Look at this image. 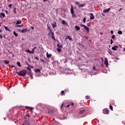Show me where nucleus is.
I'll list each match as a JSON object with an SVG mask.
<instances>
[{
  "instance_id": "1",
  "label": "nucleus",
  "mask_w": 125,
  "mask_h": 125,
  "mask_svg": "<svg viewBox=\"0 0 125 125\" xmlns=\"http://www.w3.org/2000/svg\"><path fill=\"white\" fill-rule=\"evenodd\" d=\"M27 71L26 70H22L20 72H16V74H17L19 76L24 77L25 75H27Z\"/></svg>"
},
{
  "instance_id": "2",
  "label": "nucleus",
  "mask_w": 125,
  "mask_h": 125,
  "mask_svg": "<svg viewBox=\"0 0 125 125\" xmlns=\"http://www.w3.org/2000/svg\"><path fill=\"white\" fill-rule=\"evenodd\" d=\"M70 13L72 15V18H76L77 17V15H76V13L74 12V8H73V5H71V8L70 9Z\"/></svg>"
},
{
  "instance_id": "3",
  "label": "nucleus",
  "mask_w": 125,
  "mask_h": 125,
  "mask_svg": "<svg viewBox=\"0 0 125 125\" xmlns=\"http://www.w3.org/2000/svg\"><path fill=\"white\" fill-rule=\"evenodd\" d=\"M48 29L50 31V32H49L48 35L49 36H52L51 38L53 39V40H54V41H56L55 37H54V33L52 32V30H51V29L50 28L48 27Z\"/></svg>"
},
{
  "instance_id": "4",
  "label": "nucleus",
  "mask_w": 125,
  "mask_h": 125,
  "mask_svg": "<svg viewBox=\"0 0 125 125\" xmlns=\"http://www.w3.org/2000/svg\"><path fill=\"white\" fill-rule=\"evenodd\" d=\"M25 124H27V125H30V123L29 122H28V120H29V119H30V115L29 114H26L25 116Z\"/></svg>"
},
{
  "instance_id": "5",
  "label": "nucleus",
  "mask_w": 125,
  "mask_h": 125,
  "mask_svg": "<svg viewBox=\"0 0 125 125\" xmlns=\"http://www.w3.org/2000/svg\"><path fill=\"white\" fill-rule=\"evenodd\" d=\"M28 76H29L31 78V80H33V73H32V71H29L27 72Z\"/></svg>"
},
{
  "instance_id": "6",
  "label": "nucleus",
  "mask_w": 125,
  "mask_h": 125,
  "mask_svg": "<svg viewBox=\"0 0 125 125\" xmlns=\"http://www.w3.org/2000/svg\"><path fill=\"white\" fill-rule=\"evenodd\" d=\"M104 63L106 65V67H108L109 63H108V59H107V58H105Z\"/></svg>"
},
{
  "instance_id": "7",
  "label": "nucleus",
  "mask_w": 125,
  "mask_h": 125,
  "mask_svg": "<svg viewBox=\"0 0 125 125\" xmlns=\"http://www.w3.org/2000/svg\"><path fill=\"white\" fill-rule=\"evenodd\" d=\"M103 113L104 114H109V110L106 109H104L103 110Z\"/></svg>"
},
{
  "instance_id": "8",
  "label": "nucleus",
  "mask_w": 125,
  "mask_h": 125,
  "mask_svg": "<svg viewBox=\"0 0 125 125\" xmlns=\"http://www.w3.org/2000/svg\"><path fill=\"white\" fill-rule=\"evenodd\" d=\"M110 8H108L107 9H104L103 11L104 13H108L110 11Z\"/></svg>"
},
{
  "instance_id": "9",
  "label": "nucleus",
  "mask_w": 125,
  "mask_h": 125,
  "mask_svg": "<svg viewBox=\"0 0 125 125\" xmlns=\"http://www.w3.org/2000/svg\"><path fill=\"white\" fill-rule=\"evenodd\" d=\"M90 19H91V20H93V19H94V16L93 15V14H90Z\"/></svg>"
},
{
  "instance_id": "10",
  "label": "nucleus",
  "mask_w": 125,
  "mask_h": 125,
  "mask_svg": "<svg viewBox=\"0 0 125 125\" xmlns=\"http://www.w3.org/2000/svg\"><path fill=\"white\" fill-rule=\"evenodd\" d=\"M46 55L47 58H50L51 57V54H48V52H46Z\"/></svg>"
},
{
  "instance_id": "11",
  "label": "nucleus",
  "mask_w": 125,
  "mask_h": 125,
  "mask_svg": "<svg viewBox=\"0 0 125 125\" xmlns=\"http://www.w3.org/2000/svg\"><path fill=\"white\" fill-rule=\"evenodd\" d=\"M117 48H119V46H114V47H112V50H117Z\"/></svg>"
},
{
  "instance_id": "12",
  "label": "nucleus",
  "mask_w": 125,
  "mask_h": 125,
  "mask_svg": "<svg viewBox=\"0 0 125 125\" xmlns=\"http://www.w3.org/2000/svg\"><path fill=\"white\" fill-rule=\"evenodd\" d=\"M84 28L86 30V32H87V33H89V28L87 27L86 26H85Z\"/></svg>"
},
{
  "instance_id": "13",
  "label": "nucleus",
  "mask_w": 125,
  "mask_h": 125,
  "mask_svg": "<svg viewBox=\"0 0 125 125\" xmlns=\"http://www.w3.org/2000/svg\"><path fill=\"white\" fill-rule=\"evenodd\" d=\"M75 29L76 30V31H80V30H81V28H80V27L79 26H75Z\"/></svg>"
},
{
  "instance_id": "14",
  "label": "nucleus",
  "mask_w": 125,
  "mask_h": 125,
  "mask_svg": "<svg viewBox=\"0 0 125 125\" xmlns=\"http://www.w3.org/2000/svg\"><path fill=\"white\" fill-rule=\"evenodd\" d=\"M5 17V14L3 13H1L0 14V17Z\"/></svg>"
},
{
  "instance_id": "15",
  "label": "nucleus",
  "mask_w": 125,
  "mask_h": 125,
  "mask_svg": "<svg viewBox=\"0 0 125 125\" xmlns=\"http://www.w3.org/2000/svg\"><path fill=\"white\" fill-rule=\"evenodd\" d=\"M62 23L63 25H67V22L65 21H64V20H62Z\"/></svg>"
},
{
  "instance_id": "16",
  "label": "nucleus",
  "mask_w": 125,
  "mask_h": 125,
  "mask_svg": "<svg viewBox=\"0 0 125 125\" xmlns=\"http://www.w3.org/2000/svg\"><path fill=\"white\" fill-rule=\"evenodd\" d=\"M21 23L22 21H17L16 25H18L19 24H21Z\"/></svg>"
},
{
  "instance_id": "17",
  "label": "nucleus",
  "mask_w": 125,
  "mask_h": 125,
  "mask_svg": "<svg viewBox=\"0 0 125 125\" xmlns=\"http://www.w3.org/2000/svg\"><path fill=\"white\" fill-rule=\"evenodd\" d=\"M84 4H81L80 5H78V7L79 8H80V7H83V6H84Z\"/></svg>"
},
{
  "instance_id": "18",
  "label": "nucleus",
  "mask_w": 125,
  "mask_h": 125,
  "mask_svg": "<svg viewBox=\"0 0 125 125\" xmlns=\"http://www.w3.org/2000/svg\"><path fill=\"white\" fill-rule=\"evenodd\" d=\"M4 29L6 30V31H8L9 32L11 31L7 26H4Z\"/></svg>"
},
{
  "instance_id": "19",
  "label": "nucleus",
  "mask_w": 125,
  "mask_h": 125,
  "mask_svg": "<svg viewBox=\"0 0 125 125\" xmlns=\"http://www.w3.org/2000/svg\"><path fill=\"white\" fill-rule=\"evenodd\" d=\"M67 38H66V40H67V39H68V40H69V41H72V38H71V36H66Z\"/></svg>"
},
{
  "instance_id": "20",
  "label": "nucleus",
  "mask_w": 125,
  "mask_h": 125,
  "mask_svg": "<svg viewBox=\"0 0 125 125\" xmlns=\"http://www.w3.org/2000/svg\"><path fill=\"white\" fill-rule=\"evenodd\" d=\"M53 28H55V27H57V25H56V22L52 24Z\"/></svg>"
},
{
  "instance_id": "21",
  "label": "nucleus",
  "mask_w": 125,
  "mask_h": 125,
  "mask_svg": "<svg viewBox=\"0 0 125 125\" xmlns=\"http://www.w3.org/2000/svg\"><path fill=\"white\" fill-rule=\"evenodd\" d=\"M36 73H41V70L40 69H37L35 70Z\"/></svg>"
},
{
  "instance_id": "22",
  "label": "nucleus",
  "mask_w": 125,
  "mask_h": 125,
  "mask_svg": "<svg viewBox=\"0 0 125 125\" xmlns=\"http://www.w3.org/2000/svg\"><path fill=\"white\" fill-rule=\"evenodd\" d=\"M84 112H85V110H81V111L79 112V114H83V113H84Z\"/></svg>"
},
{
  "instance_id": "23",
  "label": "nucleus",
  "mask_w": 125,
  "mask_h": 125,
  "mask_svg": "<svg viewBox=\"0 0 125 125\" xmlns=\"http://www.w3.org/2000/svg\"><path fill=\"white\" fill-rule=\"evenodd\" d=\"M25 109H29V110H33V108L29 106H25Z\"/></svg>"
},
{
  "instance_id": "24",
  "label": "nucleus",
  "mask_w": 125,
  "mask_h": 125,
  "mask_svg": "<svg viewBox=\"0 0 125 125\" xmlns=\"http://www.w3.org/2000/svg\"><path fill=\"white\" fill-rule=\"evenodd\" d=\"M27 32V29H22L21 31V33H26Z\"/></svg>"
},
{
  "instance_id": "25",
  "label": "nucleus",
  "mask_w": 125,
  "mask_h": 125,
  "mask_svg": "<svg viewBox=\"0 0 125 125\" xmlns=\"http://www.w3.org/2000/svg\"><path fill=\"white\" fill-rule=\"evenodd\" d=\"M4 63H5V64H9V62L8 61H6V60H3Z\"/></svg>"
},
{
  "instance_id": "26",
  "label": "nucleus",
  "mask_w": 125,
  "mask_h": 125,
  "mask_svg": "<svg viewBox=\"0 0 125 125\" xmlns=\"http://www.w3.org/2000/svg\"><path fill=\"white\" fill-rule=\"evenodd\" d=\"M26 69L28 71V72H32V69H31V68H30V67H26Z\"/></svg>"
},
{
  "instance_id": "27",
  "label": "nucleus",
  "mask_w": 125,
  "mask_h": 125,
  "mask_svg": "<svg viewBox=\"0 0 125 125\" xmlns=\"http://www.w3.org/2000/svg\"><path fill=\"white\" fill-rule=\"evenodd\" d=\"M13 34L15 35V37H18V34H17V33L15 31L13 32Z\"/></svg>"
},
{
  "instance_id": "28",
  "label": "nucleus",
  "mask_w": 125,
  "mask_h": 125,
  "mask_svg": "<svg viewBox=\"0 0 125 125\" xmlns=\"http://www.w3.org/2000/svg\"><path fill=\"white\" fill-rule=\"evenodd\" d=\"M61 95H65V92H64V91H62L61 92Z\"/></svg>"
},
{
  "instance_id": "29",
  "label": "nucleus",
  "mask_w": 125,
  "mask_h": 125,
  "mask_svg": "<svg viewBox=\"0 0 125 125\" xmlns=\"http://www.w3.org/2000/svg\"><path fill=\"white\" fill-rule=\"evenodd\" d=\"M57 47H58V48H61V47H62V45L58 43L57 44Z\"/></svg>"
},
{
  "instance_id": "30",
  "label": "nucleus",
  "mask_w": 125,
  "mask_h": 125,
  "mask_svg": "<svg viewBox=\"0 0 125 125\" xmlns=\"http://www.w3.org/2000/svg\"><path fill=\"white\" fill-rule=\"evenodd\" d=\"M26 52H27V53H32V51H31L29 49L26 50Z\"/></svg>"
},
{
  "instance_id": "31",
  "label": "nucleus",
  "mask_w": 125,
  "mask_h": 125,
  "mask_svg": "<svg viewBox=\"0 0 125 125\" xmlns=\"http://www.w3.org/2000/svg\"><path fill=\"white\" fill-rule=\"evenodd\" d=\"M17 64L18 66H19V67H21V63H20V62H17Z\"/></svg>"
},
{
  "instance_id": "32",
  "label": "nucleus",
  "mask_w": 125,
  "mask_h": 125,
  "mask_svg": "<svg viewBox=\"0 0 125 125\" xmlns=\"http://www.w3.org/2000/svg\"><path fill=\"white\" fill-rule=\"evenodd\" d=\"M109 108L110 110H111V111H113V106H112V104L109 105Z\"/></svg>"
},
{
  "instance_id": "33",
  "label": "nucleus",
  "mask_w": 125,
  "mask_h": 125,
  "mask_svg": "<svg viewBox=\"0 0 125 125\" xmlns=\"http://www.w3.org/2000/svg\"><path fill=\"white\" fill-rule=\"evenodd\" d=\"M57 51L58 52H61V49H60V48H57Z\"/></svg>"
},
{
  "instance_id": "34",
  "label": "nucleus",
  "mask_w": 125,
  "mask_h": 125,
  "mask_svg": "<svg viewBox=\"0 0 125 125\" xmlns=\"http://www.w3.org/2000/svg\"><path fill=\"white\" fill-rule=\"evenodd\" d=\"M118 34H119V35H122L123 34V31H118Z\"/></svg>"
},
{
  "instance_id": "35",
  "label": "nucleus",
  "mask_w": 125,
  "mask_h": 125,
  "mask_svg": "<svg viewBox=\"0 0 125 125\" xmlns=\"http://www.w3.org/2000/svg\"><path fill=\"white\" fill-rule=\"evenodd\" d=\"M9 66H10V67H12V68H15V69H16L17 70V67H15V65H9Z\"/></svg>"
},
{
  "instance_id": "36",
  "label": "nucleus",
  "mask_w": 125,
  "mask_h": 125,
  "mask_svg": "<svg viewBox=\"0 0 125 125\" xmlns=\"http://www.w3.org/2000/svg\"><path fill=\"white\" fill-rule=\"evenodd\" d=\"M16 27H19L20 28H21V27H23V25H16Z\"/></svg>"
},
{
  "instance_id": "37",
  "label": "nucleus",
  "mask_w": 125,
  "mask_h": 125,
  "mask_svg": "<svg viewBox=\"0 0 125 125\" xmlns=\"http://www.w3.org/2000/svg\"><path fill=\"white\" fill-rule=\"evenodd\" d=\"M31 53H32V54H34V53H35V49L34 48L32 49Z\"/></svg>"
},
{
  "instance_id": "38",
  "label": "nucleus",
  "mask_w": 125,
  "mask_h": 125,
  "mask_svg": "<svg viewBox=\"0 0 125 125\" xmlns=\"http://www.w3.org/2000/svg\"><path fill=\"white\" fill-rule=\"evenodd\" d=\"M86 20V18H84V19H83V23H85V21Z\"/></svg>"
},
{
  "instance_id": "39",
  "label": "nucleus",
  "mask_w": 125,
  "mask_h": 125,
  "mask_svg": "<svg viewBox=\"0 0 125 125\" xmlns=\"http://www.w3.org/2000/svg\"><path fill=\"white\" fill-rule=\"evenodd\" d=\"M112 39H113V40L115 39V38H116V36H115V35H113L111 37Z\"/></svg>"
},
{
  "instance_id": "40",
  "label": "nucleus",
  "mask_w": 125,
  "mask_h": 125,
  "mask_svg": "<svg viewBox=\"0 0 125 125\" xmlns=\"http://www.w3.org/2000/svg\"><path fill=\"white\" fill-rule=\"evenodd\" d=\"M85 98H86V99L88 100V99H89V96H86Z\"/></svg>"
},
{
  "instance_id": "41",
  "label": "nucleus",
  "mask_w": 125,
  "mask_h": 125,
  "mask_svg": "<svg viewBox=\"0 0 125 125\" xmlns=\"http://www.w3.org/2000/svg\"><path fill=\"white\" fill-rule=\"evenodd\" d=\"M13 5L12 4H10L8 5L9 7H12Z\"/></svg>"
},
{
  "instance_id": "42",
  "label": "nucleus",
  "mask_w": 125,
  "mask_h": 125,
  "mask_svg": "<svg viewBox=\"0 0 125 125\" xmlns=\"http://www.w3.org/2000/svg\"><path fill=\"white\" fill-rule=\"evenodd\" d=\"M93 70H96V67H95V65H94V66H93Z\"/></svg>"
},
{
  "instance_id": "43",
  "label": "nucleus",
  "mask_w": 125,
  "mask_h": 125,
  "mask_svg": "<svg viewBox=\"0 0 125 125\" xmlns=\"http://www.w3.org/2000/svg\"><path fill=\"white\" fill-rule=\"evenodd\" d=\"M110 44H113V40H110Z\"/></svg>"
},
{
  "instance_id": "44",
  "label": "nucleus",
  "mask_w": 125,
  "mask_h": 125,
  "mask_svg": "<svg viewBox=\"0 0 125 125\" xmlns=\"http://www.w3.org/2000/svg\"><path fill=\"white\" fill-rule=\"evenodd\" d=\"M80 26H81V27H83V28H84L85 26V25L84 24H81Z\"/></svg>"
},
{
  "instance_id": "45",
  "label": "nucleus",
  "mask_w": 125,
  "mask_h": 125,
  "mask_svg": "<svg viewBox=\"0 0 125 125\" xmlns=\"http://www.w3.org/2000/svg\"><path fill=\"white\" fill-rule=\"evenodd\" d=\"M110 33H111V34L112 35H113V34H114V31H113V30H111V31H110Z\"/></svg>"
},
{
  "instance_id": "46",
  "label": "nucleus",
  "mask_w": 125,
  "mask_h": 125,
  "mask_svg": "<svg viewBox=\"0 0 125 125\" xmlns=\"http://www.w3.org/2000/svg\"><path fill=\"white\" fill-rule=\"evenodd\" d=\"M87 26L88 27H90V24H89V23H87Z\"/></svg>"
},
{
  "instance_id": "47",
  "label": "nucleus",
  "mask_w": 125,
  "mask_h": 125,
  "mask_svg": "<svg viewBox=\"0 0 125 125\" xmlns=\"http://www.w3.org/2000/svg\"><path fill=\"white\" fill-rule=\"evenodd\" d=\"M35 59H36V60H39V58L35 57H34Z\"/></svg>"
},
{
  "instance_id": "48",
  "label": "nucleus",
  "mask_w": 125,
  "mask_h": 125,
  "mask_svg": "<svg viewBox=\"0 0 125 125\" xmlns=\"http://www.w3.org/2000/svg\"><path fill=\"white\" fill-rule=\"evenodd\" d=\"M8 52L9 53H10V54H13V52H10V51H8Z\"/></svg>"
},
{
  "instance_id": "49",
  "label": "nucleus",
  "mask_w": 125,
  "mask_h": 125,
  "mask_svg": "<svg viewBox=\"0 0 125 125\" xmlns=\"http://www.w3.org/2000/svg\"><path fill=\"white\" fill-rule=\"evenodd\" d=\"M84 38H85V39H87V40L88 39V37H87L86 36H85Z\"/></svg>"
},
{
  "instance_id": "50",
  "label": "nucleus",
  "mask_w": 125,
  "mask_h": 125,
  "mask_svg": "<svg viewBox=\"0 0 125 125\" xmlns=\"http://www.w3.org/2000/svg\"><path fill=\"white\" fill-rule=\"evenodd\" d=\"M69 105H70V106H74V103H72Z\"/></svg>"
},
{
  "instance_id": "51",
  "label": "nucleus",
  "mask_w": 125,
  "mask_h": 125,
  "mask_svg": "<svg viewBox=\"0 0 125 125\" xmlns=\"http://www.w3.org/2000/svg\"><path fill=\"white\" fill-rule=\"evenodd\" d=\"M75 3L76 4H80V2H76Z\"/></svg>"
},
{
  "instance_id": "52",
  "label": "nucleus",
  "mask_w": 125,
  "mask_h": 125,
  "mask_svg": "<svg viewBox=\"0 0 125 125\" xmlns=\"http://www.w3.org/2000/svg\"><path fill=\"white\" fill-rule=\"evenodd\" d=\"M0 39H2V35L0 34Z\"/></svg>"
},
{
  "instance_id": "53",
  "label": "nucleus",
  "mask_w": 125,
  "mask_h": 125,
  "mask_svg": "<svg viewBox=\"0 0 125 125\" xmlns=\"http://www.w3.org/2000/svg\"><path fill=\"white\" fill-rule=\"evenodd\" d=\"M64 106V104H62L61 105V108H62Z\"/></svg>"
},
{
  "instance_id": "54",
  "label": "nucleus",
  "mask_w": 125,
  "mask_h": 125,
  "mask_svg": "<svg viewBox=\"0 0 125 125\" xmlns=\"http://www.w3.org/2000/svg\"><path fill=\"white\" fill-rule=\"evenodd\" d=\"M70 104H68L66 106V108H68V107H70Z\"/></svg>"
},
{
  "instance_id": "55",
  "label": "nucleus",
  "mask_w": 125,
  "mask_h": 125,
  "mask_svg": "<svg viewBox=\"0 0 125 125\" xmlns=\"http://www.w3.org/2000/svg\"><path fill=\"white\" fill-rule=\"evenodd\" d=\"M41 61L42 62H44V60L41 59Z\"/></svg>"
},
{
  "instance_id": "56",
  "label": "nucleus",
  "mask_w": 125,
  "mask_h": 125,
  "mask_svg": "<svg viewBox=\"0 0 125 125\" xmlns=\"http://www.w3.org/2000/svg\"><path fill=\"white\" fill-rule=\"evenodd\" d=\"M109 54H112V51H110L109 52H108Z\"/></svg>"
},
{
  "instance_id": "57",
  "label": "nucleus",
  "mask_w": 125,
  "mask_h": 125,
  "mask_svg": "<svg viewBox=\"0 0 125 125\" xmlns=\"http://www.w3.org/2000/svg\"><path fill=\"white\" fill-rule=\"evenodd\" d=\"M31 29H32V30H34V26H32V27H31Z\"/></svg>"
},
{
  "instance_id": "58",
  "label": "nucleus",
  "mask_w": 125,
  "mask_h": 125,
  "mask_svg": "<svg viewBox=\"0 0 125 125\" xmlns=\"http://www.w3.org/2000/svg\"><path fill=\"white\" fill-rule=\"evenodd\" d=\"M122 9H123V8H121L119 9V11H121V10H122Z\"/></svg>"
},
{
  "instance_id": "59",
  "label": "nucleus",
  "mask_w": 125,
  "mask_h": 125,
  "mask_svg": "<svg viewBox=\"0 0 125 125\" xmlns=\"http://www.w3.org/2000/svg\"><path fill=\"white\" fill-rule=\"evenodd\" d=\"M14 13H16V9H15V10L14 11Z\"/></svg>"
},
{
  "instance_id": "60",
  "label": "nucleus",
  "mask_w": 125,
  "mask_h": 125,
  "mask_svg": "<svg viewBox=\"0 0 125 125\" xmlns=\"http://www.w3.org/2000/svg\"><path fill=\"white\" fill-rule=\"evenodd\" d=\"M44 2H45V1H47V0H43Z\"/></svg>"
},
{
  "instance_id": "61",
  "label": "nucleus",
  "mask_w": 125,
  "mask_h": 125,
  "mask_svg": "<svg viewBox=\"0 0 125 125\" xmlns=\"http://www.w3.org/2000/svg\"><path fill=\"white\" fill-rule=\"evenodd\" d=\"M33 49H37V47H35L34 48H33Z\"/></svg>"
},
{
  "instance_id": "62",
  "label": "nucleus",
  "mask_w": 125,
  "mask_h": 125,
  "mask_svg": "<svg viewBox=\"0 0 125 125\" xmlns=\"http://www.w3.org/2000/svg\"><path fill=\"white\" fill-rule=\"evenodd\" d=\"M13 56H12V57H13L14 56V54H12Z\"/></svg>"
},
{
  "instance_id": "63",
  "label": "nucleus",
  "mask_w": 125,
  "mask_h": 125,
  "mask_svg": "<svg viewBox=\"0 0 125 125\" xmlns=\"http://www.w3.org/2000/svg\"><path fill=\"white\" fill-rule=\"evenodd\" d=\"M100 34H101V35H103V33H100Z\"/></svg>"
},
{
  "instance_id": "64",
  "label": "nucleus",
  "mask_w": 125,
  "mask_h": 125,
  "mask_svg": "<svg viewBox=\"0 0 125 125\" xmlns=\"http://www.w3.org/2000/svg\"><path fill=\"white\" fill-rule=\"evenodd\" d=\"M123 50H124V51H125V48L123 49Z\"/></svg>"
}]
</instances>
